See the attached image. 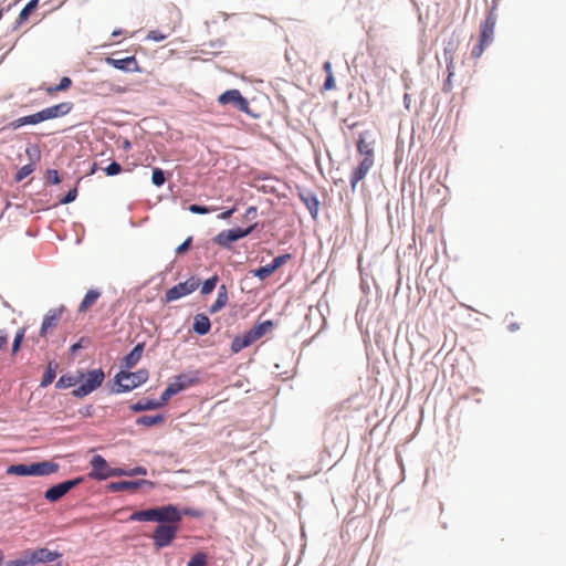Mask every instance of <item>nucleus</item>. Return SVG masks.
Listing matches in <instances>:
<instances>
[{"mask_svg": "<svg viewBox=\"0 0 566 566\" xmlns=\"http://www.w3.org/2000/svg\"><path fill=\"white\" fill-rule=\"evenodd\" d=\"M82 378H83V374H80L78 376L63 375L59 378L55 386L59 389L70 388L72 386H75Z\"/></svg>", "mask_w": 566, "mask_h": 566, "instance_id": "nucleus-27", "label": "nucleus"}, {"mask_svg": "<svg viewBox=\"0 0 566 566\" xmlns=\"http://www.w3.org/2000/svg\"><path fill=\"white\" fill-rule=\"evenodd\" d=\"M164 421L163 415L143 416L137 418L136 423L145 427H153Z\"/></svg>", "mask_w": 566, "mask_h": 566, "instance_id": "nucleus-30", "label": "nucleus"}, {"mask_svg": "<svg viewBox=\"0 0 566 566\" xmlns=\"http://www.w3.org/2000/svg\"><path fill=\"white\" fill-rule=\"evenodd\" d=\"M301 199L305 203L311 216L313 218H316L317 213H318V207H319V202H318V199L316 198V196H314L312 193L301 195Z\"/></svg>", "mask_w": 566, "mask_h": 566, "instance_id": "nucleus-26", "label": "nucleus"}, {"mask_svg": "<svg viewBox=\"0 0 566 566\" xmlns=\"http://www.w3.org/2000/svg\"><path fill=\"white\" fill-rule=\"evenodd\" d=\"M23 337H24V329H20L15 336H14V339H13V344H12V353H17L20 348V345L23 340Z\"/></svg>", "mask_w": 566, "mask_h": 566, "instance_id": "nucleus-45", "label": "nucleus"}, {"mask_svg": "<svg viewBox=\"0 0 566 566\" xmlns=\"http://www.w3.org/2000/svg\"><path fill=\"white\" fill-rule=\"evenodd\" d=\"M373 136L370 134H366L360 136V138L357 142V148L358 151L364 155L365 157H371L373 158Z\"/></svg>", "mask_w": 566, "mask_h": 566, "instance_id": "nucleus-24", "label": "nucleus"}, {"mask_svg": "<svg viewBox=\"0 0 566 566\" xmlns=\"http://www.w3.org/2000/svg\"><path fill=\"white\" fill-rule=\"evenodd\" d=\"M143 485L151 486L153 483L147 480H137V481H118L112 482L108 484V489L113 492L123 491V490H135Z\"/></svg>", "mask_w": 566, "mask_h": 566, "instance_id": "nucleus-17", "label": "nucleus"}, {"mask_svg": "<svg viewBox=\"0 0 566 566\" xmlns=\"http://www.w3.org/2000/svg\"><path fill=\"white\" fill-rule=\"evenodd\" d=\"M228 301V294L224 285L220 286L218 297L214 301V303L210 306V313H217L219 312L227 303Z\"/></svg>", "mask_w": 566, "mask_h": 566, "instance_id": "nucleus-29", "label": "nucleus"}, {"mask_svg": "<svg viewBox=\"0 0 566 566\" xmlns=\"http://www.w3.org/2000/svg\"><path fill=\"white\" fill-rule=\"evenodd\" d=\"M71 84H72L71 78L67 76H64L60 80V83L56 86L46 88V92L49 94H52L57 91H64V90H67L71 86Z\"/></svg>", "mask_w": 566, "mask_h": 566, "instance_id": "nucleus-36", "label": "nucleus"}, {"mask_svg": "<svg viewBox=\"0 0 566 566\" xmlns=\"http://www.w3.org/2000/svg\"><path fill=\"white\" fill-rule=\"evenodd\" d=\"M104 171L107 176H116L122 171V167L118 163L113 161L104 169Z\"/></svg>", "mask_w": 566, "mask_h": 566, "instance_id": "nucleus-44", "label": "nucleus"}, {"mask_svg": "<svg viewBox=\"0 0 566 566\" xmlns=\"http://www.w3.org/2000/svg\"><path fill=\"white\" fill-rule=\"evenodd\" d=\"M166 178H165V174L164 171L160 169V168H155L153 170V175H151V182L159 187L161 185H164Z\"/></svg>", "mask_w": 566, "mask_h": 566, "instance_id": "nucleus-41", "label": "nucleus"}, {"mask_svg": "<svg viewBox=\"0 0 566 566\" xmlns=\"http://www.w3.org/2000/svg\"><path fill=\"white\" fill-rule=\"evenodd\" d=\"M48 181L57 185L60 182V177L56 170H48Z\"/></svg>", "mask_w": 566, "mask_h": 566, "instance_id": "nucleus-51", "label": "nucleus"}, {"mask_svg": "<svg viewBox=\"0 0 566 566\" xmlns=\"http://www.w3.org/2000/svg\"><path fill=\"white\" fill-rule=\"evenodd\" d=\"M210 321L208 318L207 315L205 314H197L193 318V325H192V329L198 334V335H206L209 333L210 331Z\"/></svg>", "mask_w": 566, "mask_h": 566, "instance_id": "nucleus-22", "label": "nucleus"}, {"mask_svg": "<svg viewBox=\"0 0 566 566\" xmlns=\"http://www.w3.org/2000/svg\"><path fill=\"white\" fill-rule=\"evenodd\" d=\"M163 407V403L160 402V399H142L130 406V409L134 412H142V411H148V410H155Z\"/></svg>", "mask_w": 566, "mask_h": 566, "instance_id": "nucleus-20", "label": "nucleus"}, {"mask_svg": "<svg viewBox=\"0 0 566 566\" xmlns=\"http://www.w3.org/2000/svg\"><path fill=\"white\" fill-rule=\"evenodd\" d=\"M77 197V190L76 188L71 189L61 200L60 202L62 205H69L73 202Z\"/></svg>", "mask_w": 566, "mask_h": 566, "instance_id": "nucleus-47", "label": "nucleus"}, {"mask_svg": "<svg viewBox=\"0 0 566 566\" xmlns=\"http://www.w3.org/2000/svg\"><path fill=\"white\" fill-rule=\"evenodd\" d=\"M214 210H216V208H208L206 206H200V205H191L189 207V211L192 213H196V214H205V213H209Z\"/></svg>", "mask_w": 566, "mask_h": 566, "instance_id": "nucleus-43", "label": "nucleus"}, {"mask_svg": "<svg viewBox=\"0 0 566 566\" xmlns=\"http://www.w3.org/2000/svg\"><path fill=\"white\" fill-rule=\"evenodd\" d=\"M94 172H95V166H94V167H92V171H91V174H94Z\"/></svg>", "mask_w": 566, "mask_h": 566, "instance_id": "nucleus-64", "label": "nucleus"}, {"mask_svg": "<svg viewBox=\"0 0 566 566\" xmlns=\"http://www.w3.org/2000/svg\"><path fill=\"white\" fill-rule=\"evenodd\" d=\"M373 164H374V160L371 157H368V156L364 157V159L360 161L359 166L354 171V174L350 178V184H352L353 188H355L356 185L366 176V174L371 168Z\"/></svg>", "mask_w": 566, "mask_h": 566, "instance_id": "nucleus-18", "label": "nucleus"}, {"mask_svg": "<svg viewBox=\"0 0 566 566\" xmlns=\"http://www.w3.org/2000/svg\"><path fill=\"white\" fill-rule=\"evenodd\" d=\"M289 259H290V254L279 255V256L274 258V260L271 262V265H272V268H274V270H276L281 265H283Z\"/></svg>", "mask_w": 566, "mask_h": 566, "instance_id": "nucleus-49", "label": "nucleus"}, {"mask_svg": "<svg viewBox=\"0 0 566 566\" xmlns=\"http://www.w3.org/2000/svg\"><path fill=\"white\" fill-rule=\"evenodd\" d=\"M105 61L108 65L120 71L134 72L138 70L137 61L134 56H127L124 59L106 57Z\"/></svg>", "mask_w": 566, "mask_h": 566, "instance_id": "nucleus-12", "label": "nucleus"}, {"mask_svg": "<svg viewBox=\"0 0 566 566\" xmlns=\"http://www.w3.org/2000/svg\"><path fill=\"white\" fill-rule=\"evenodd\" d=\"M274 268H272L271 263L266 264L264 266H261L259 269L253 270V275L259 277L260 280H264L269 275H271L274 272Z\"/></svg>", "mask_w": 566, "mask_h": 566, "instance_id": "nucleus-35", "label": "nucleus"}, {"mask_svg": "<svg viewBox=\"0 0 566 566\" xmlns=\"http://www.w3.org/2000/svg\"><path fill=\"white\" fill-rule=\"evenodd\" d=\"M33 170H34V167L31 164L22 166L15 174V178H14L15 181H18V182L22 181L24 178H27L29 175H31L33 172Z\"/></svg>", "mask_w": 566, "mask_h": 566, "instance_id": "nucleus-39", "label": "nucleus"}, {"mask_svg": "<svg viewBox=\"0 0 566 566\" xmlns=\"http://www.w3.org/2000/svg\"><path fill=\"white\" fill-rule=\"evenodd\" d=\"M38 1L39 0H30L25 6L24 8L21 10L20 14H19V20L20 21H23L25 20L29 14L36 8L38 6Z\"/></svg>", "mask_w": 566, "mask_h": 566, "instance_id": "nucleus-38", "label": "nucleus"}, {"mask_svg": "<svg viewBox=\"0 0 566 566\" xmlns=\"http://www.w3.org/2000/svg\"><path fill=\"white\" fill-rule=\"evenodd\" d=\"M64 311V306H60L57 308L50 310L42 322L40 334L44 335L46 331L53 326L56 325L57 321L60 319L62 313Z\"/></svg>", "mask_w": 566, "mask_h": 566, "instance_id": "nucleus-16", "label": "nucleus"}, {"mask_svg": "<svg viewBox=\"0 0 566 566\" xmlns=\"http://www.w3.org/2000/svg\"><path fill=\"white\" fill-rule=\"evenodd\" d=\"M323 69L326 72L327 75L333 74L331 62H328V61L325 62L324 65H323Z\"/></svg>", "mask_w": 566, "mask_h": 566, "instance_id": "nucleus-53", "label": "nucleus"}, {"mask_svg": "<svg viewBox=\"0 0 566 566\" xmlns=\"http://www.w3.org/2000/svg\"><path fill=\"white\" fill-rule=\"evenodd\" d=\"M253 229H254V226H251L247 229L234 228V229L224 230V231H221L219 234H217L214 237L213 241L217 244L227 248L230 245V243L249 235Z\"/></svg>", "mask_w": 566, "mask_h": 566, "instance_id": "nucleus-7", "label": "nucleus"}, {"mask_svg": "<svg viewBox=\"0 0 566 566\" xmlns=\"http://www.w3.org/2000/svg\"><path fill=\"white\" fill-rule=\"evenodd\" d=\"M82 347L81 342L73 344L70 348L71 353H76Z\"/></svg>", "mask_w": 566, "mask_h": 566, "instance_id": "nucleus-57", "label": "nucleus"}, {"mask_svg": "<svg viewBox=\"0 0 566 566\" xmlns=\"http://www.w3.org/2000/svg\"><path fill=\"white\" fill-rule=\"evenodd\" d=\"M233 212H234V209H229V210H227V211L222 212V213L219 216V218H220V219H228V218H229Z\"/></svg>", "mask_w": 566, "mask_h": 566, "instance_id": "nucleus-56", "label": "nucleus"}, {"mask_svg": "<svg viewBox=\"0 0 566 566\" xmlns=\"http://www.w3.org/2000/svg\"><path fill=\"white\" fill-rule=\"evenodd\" d=\"M148 379V371L146 369H139L137 371H124L120 370L115 376L116 389L114 392H126L140 386Z\"/></svg>", "mask_w": 566, "mask_h": 566, "instance_id": "nucleus-3", "label": "nucleus"}, {"mask_svg": "<svg viewBox=\"0 0 566 566\" xmlns=\"http://www.w3.org/2000/svg\"><path fill=\"white\" fill-rule=\"evenodd\" d=\"M167 38L166 34L161 33L160 31H157V30H151L148 32L147 34V40H151V41H155V42H161L164 41L165 39Z\"/></svg>", "mask_w": 566, "mask_h": 566, "instance_id": "nucleus-46", "label": "nucleus"}, {"mask_svg": "<svg viewBox=\"0 0 566 566\" xmlns=\"http://www.w3.org/2000/svg\"><path fill=\"white\" fill-rule=\"evenodd\" d=\"M221 105L232 104L238 111L249 113V103L239 90H228L218 97Z\"/></svg>", "mask_w": 566, "mask_h": 566, "instance_id": "nucleus-8", "label": "nucleus"}, {"mask_svg": "<svg viewBox=\"0 0 566 566\" xmlns=\"http://www.w3.org/2000/svg\"><path fill=\"white\" fill-rule=\"evenodd\" d=\"M490 43L485 42V41H482V40H479V42L473 46L472 51H471V55L473 59H479L485 48L489 45Z\"/></svg>", "mask_w": 566, "mask_h": 566, "instance_id": "nucleus-42", "label": "nucleus"}, {"mask_svg": "<svg viewBox=\"0 0 566 566\" xmlns=\"http://www.w3.org/2000/svg\"><path fill=\"white\" fill-rule=\"evenodd\" d=\"M72 109V104L64 102L42 109L44 119H53L69 114Z\"/></svg>", "mask_w": 566, "mask_h": 566, "instance_id": "nucleus-15", "label": "nucleus"}, {"mask_svg": "<svg viewBox=\"0 0 566 566\" xmlns=\"http://www.w3.org/2000/svg\"><path fill=\"white\" fill-rule=\"evenodd\" d=\"M217 282H218L217 276L207 279L201 285V291H200L201 294L207 295V294L211 293L214 290Z\"/></svg>", "mask_w": 566, "mask_h": 566, "instance_id": "nucleus-37", "label": "nucleus"}, {"mask_svg": "<svg viewBox=\"0 0 566 566\" xmlns=\"http://www.w3.org/2000/svg\"><path fill=\"white\" fill-rule=\"evenodd\" d=\"M178 531V524L165 523L159 524L153 534L154 544L157 548L168 546L175 538Z\"/></svg>", "mask_w": 566, "mask_h": 566, "instance_id": "nucleus-5", "label": "nucleus"}, {"mask_svg": "<svg viewBox=\"0 0 566 566\" xmlns=\"http://www.w3.org/2000/svg\"><path fill=\"white\" fill-rule=\"evenodd\" d=\"M447 71H448V77L444 81L443 87H442V91L444 93H449L453 88V84H452V77L454 75V63L453 62L449 61L447 63Z\"/></svg>", "mask_w": 566, "mask_h": 566, "instance_id": "nucleus-33", "label": "nucleus"}, {"mask_svg": "<svg viewBox=\"0 0 566 566\" xmlns=\"http://www.w3.org/2000/svg\"><path fill=\"white\" fill-rule=\"evenodd\" d=\"M28 553H29L30 560H31L32 565H35L39 563L53 562L57 557H60V554L57 552H53L48 548H39V549L31 551Z\"/></svg>", "mask_w": 566, "mask_h": 566, "instance_id": "nucleus-13", "label": "nucleus"}, {"mask_svg": "<svg viewBox=\"0 0 566 566\" xmlns=\"http://www.w3.org/2000/svg\"><path fill=\"white\" fill-rule=\"evenodd\" d=\"M323 87L326 91L333 90L335 87V80L333 74L326 76Z\"/></svg>", "mask_w": 566, "mask_h": 566, "instance_id": "nucleus-52", "label": "nucleus"}, {"mask_svg": "<svg viewBox=\"0 0 566 566\" xmlns=\"http://www.w3.org/2000/svg\"><path fill=\"white\" fill-rule=\"evenodd\" d=\"M256 214V209L254 207H250L248 210H247V213H245V217L247 218H252Z\"/></svg>", "mask_w": 566, "mask_h": 566, "instance_id": "nucleus-54", "label": "nucleus"}, {"mask_svg": "<svg viewBox=\"0 0 566 566\" xmlns=\"http://www.w3.org/2000/svg\"><path fill=\"white\" fill-rule=\"evenodd\" d=\"M271 327H272V322L265 321L259 325H255L249 332H250L251 336L254 338V340H256L260 337H262Z\"/></svg>", "mask_w": 566, "mask_h": 566, "instance_id": "nucleus-31", "label": "nucleus"}, {"mask_svg": "<svg viewBox=\"0 0 566 566\" xmlns=\"http://www.w3.org/2000/svg\"><path fill=\"white\" fill-rule=\"evenodd\" d=\"M192 238H187L180 245L176 248V253L180 254L186 252L191 245Z\"/></svg>", "mask_w": 566, "mask_h": 566, "instance_id": "nucleus-50", "label": "nucleus"}, {"mask_svg": "<svg viewBox=\"0 0 566 566\" xmlns=\"http://www.w3.org/2000/svg\"><path fill=\"white\" fill-rule=\"evenodd\" d=\"M129 520L132 521H154L160 524H178L181 521V512L177 506L169 504L160 507L148 509L134 512Z\"/></svg>", "mask_w": 566, "mask_h": 566, "instance_id": "nucleus-1", "label": "nucleus"}, {"mask_svg": "<svg viewBox=\"0 0 566 566\" xmlns=\"http://www.w3.org/2000/svg\"><path fill=\"white\" fill-rule=\"evenodd\" d=\"M459 40L454 34L443 42V53L447 63L449 61L454 63V53L457 52Z\"/></svg>", "mask_w": 566, "mask_h": 566, "instance_id": "nucleus-21", "label": "nucleus"}, {"mask_svg": "<svg viewBox=\"0 0 566 566\" xmlns=\"http://www.w3.org/2000/svg\"><path fill=\"white\" fill-rule=\"evenodd\" d=\"M55 378V368L53 367V364L50 363L46 371L44 373L42 380H41V387H48L52 384V381Z\"/></svg>", "mask_w": 566, "mask_h": 566, "instance_id": "nucleus-34", "label": "nucleus"}, {"mask_svg": "<svg viewBox=\"0 0 566 566\" xmlns=\"http://www.w3.org/2000/svg\"><path fill=\"white\" fill-rule=\"evenodd\" d=\"M81 481V478H76L73 480H67L59 484H55L45 491L44 497L48 501L56 502L61 497H63L70 490L76 486Z\"/></svg>", "mask_w": 566, "mask_h": 566, "instance_id": "nucleus-9", "label": "nucleus"}, {"mask_svg": "<svg viewBox=\"0 0 566 566\" xmlns=\"http://www.w3.org/2000/svg\"><path fill=\"white\" fill-rule=\"evenodd\" d=\"M114 476H136V475H146L147 470L144 467H135L129 470L115 468L112 471Z\"/></svg>", "mask_w": 566, "mask_h": 566, "instance_id": "nucleus-28", "label": "nucleus"}, {"mask_svg": "<svg viewBox=\"0 0 566 566\" xmlns=\"http://www.w3.org/2000/svg\"><path fill=\"white\" fill-rule=\"evenodd\" d=\"M31 560H30V556H29V553L25 552L23 556L17 558V559H13V560H9L7 563V566H31Z\"/></svg>", "mask_w": 566, "mask_h": 566, "instance_id": "nucleus-40", "label": "nucleus"}, {"mask_svg": "<svg viewBox=\"0 0 566 566\" xmlns=\"http://www.w3.org/2000/svg\"><path fill=\"white\" fill-rule=\"evenodd\" d=\"M509 329L510 331H515V329H517V325L512 323V324L509 325Z\"/></svg>", "mask_w": 566, "mask_h": 566, "instance_id": "nucleus-60", "label": "nucleus"}, {"mask_svg": "<svg viewBox=\"0 0 566 566\" xmlns=\"http://www.w3.org/2000/svg\"><path fill=\"white\" fill-rule=\"evenodd\" d=\"M7 344V336L0 335V347L4 346Z\"/></svg>", "mask_w": 566, "mask_h": 566, "instance_id": "nucleus-58", "label": "nucleus"}, {"mask_svg": "<svg viewBox=\"0 0 566 566\" xmlns=\"http://www.w3.org/2000/svg\"><path fill=\"white\" fill-rule=\"evenodd\" d=\"M182 514H186V515H197V513H195V512H193L192 510H190V509H186V510H184V512L181 513V515H182Z\"/></svg>", "mask_w": 566, "mask_h": 566, "instance_id": "nucleus-59", "label": "nucleus"}, {"mask_svg": "<svg viewBox=\"0 0 566 566\" xmlns=\"http://www.w3.org/2000/svg\"><path fill=\"white\" fill-rule=\"evenodd\" d=\"M496 17L490 12L480 28V40L491 43L493 40Z\"/></svg>", "mask_w": 566, "mask_h": 566, "instance_id": "nucleus-14", "label": "nucleus"}, {"mask_svg": "<svg viewBox=\"0 0 566 566\" xmlns=\"http://www.w3.org/2000/svg\"><path fill=\"white\" fill-rule=\"evenodd\" d=\"M59 465L52 461L34 462L30 464H12L8 467L7 474L20 476H45L56 472Z\"/></svg>", "mask_w": 566, "mask_h": 566, "instance_id": "nucleus-2", "label": "nucleus"}, {"mask_svg": "<svg viewBox=\"0 0 566 566\" xmlns=\"http://www.w3.org/2000/svg\"><path fill=\"white\" fill-rule=\"evenodd\" d=\"M83 384L73 390L76 398H83L97 389L103 384L105 375L102 369H92L85 376L83 375Z\"/></svg>", "mask_w": 566, "mask_h": 566, "instance_id": "nucleus-4", "label": "nucleus"}, {"mask_svg": "<svg viewBox=\"0 0 566 566\" xmlns=\"http://www.w3.org/2000/svg\"><path fill=\"white\" fill-rule=\"evenodd\" d=\"M98 297H99V292L98 291L90 290L85 294L82 303L80 304V311L81 312L86 311Z\"/></svg>", "mask_w": 566, "mask_h": 566, "instance_id": "nucleus-32", "label": "nucleus"}, {"mask_svg": "<svg viewBox=\"0 0 566 566\" xmlns=\"http://www.w3.org/2000/svg\"><path fill=\"white\" fill-rule=\"evenodd\" d=\"M120 33H122V31H120V30H114V31L112 32V36H117V35H119Z\"/></svg>", "mask_w": 566, "mask_h": 566, "instance_id": "nucleus-61", "label": "nucleus"}, {"mask_svg": "<svg viewBox=\"0 0 566 566\" xmlns=\"http://www.w3.org/2000/svg\"><path fill=\"white\" fill-rule=\"evenodd\" d=\"M123 146L125 149H128L130 147V143L128 140H125Z\"/></svg>", "mask_w": 566, "mask_h": 566, "instance_id": "nucleus-62", "label": "nucleus"}, {"mask_svg": "<svg viewBox=\"0 0 566 566\" xmlns=\"http://www.w3.org/2000/svg\"><path fill=\"white\" fill-rule=\"evenodd\" d=\"M380 467H381V462L379 461L376 465V471H379L380 470Z\"/></svg>", "mask_w": 566, "mask_h": 566, "instance_id": "nucleus-63", "label": "nucleus"}, {"mask_svg": "<svg viewBox=\"0 0 566 566\" xmlns=\"http://www.w3.org/2000/svg\"><path fill=\"white\" fill-rule=\"evenodd\" d=\"M80 413L87 417L92 415V406H87L84 409L80 410Z\"/></svg>", "mask_w": 566, "mask_h": 566, "instance_id": "nucleus-55", "label": "nucleus"}, {"mask_svg": "<svg viewBox=\"0 0 566 566\" xmlns=\"http://www.w3.org/2000/svg\"><path fill=\"white\" fill-rule=\"evenodd\" d=\"M254 342V338L251 336L250 332H248L243 336H238L232 340L231 349L233 353H239Z\"/></svg>", "mask_w": 566, "mask_h": 566, "instance_id": "nucleus-25", "label": "nucleus"}, {"mask_svg": "<svg viewBox=\"0 0 566 566\" xmlns=\"http://www.w3.org/2000/svg\"><path fill=\"white\" fill-rule=\"evenodd\" d=\"M187 566H206V558L202 554L195 555L187 564Z\"/></svg>", "mask_w": 566, "mask_h": 566, "instance_id": "nucleus-48", "label": "nucleus"}, {"mask_svg": "<svg viewBox=\"0 0 566 566\" xmlns=\"http://www.w3.org/2000/svg\"><path fill=\"white\" fill-rule=\"evenodd\" d=\"M44 120L45 119H44V116H43V112L40 111L38 113H34V114H31V115L18 118L12 125L15 128H18V127H21V126H24V125H36V124L42 123Z\"/></svg>", "mask_w": 566, "mask_h": 566, "instance_id": "nucleus-23", "label": "nucleus"}, {"mask_svg": "<svg viewBox=\"0 0 566 566\" xmlns=\"http://www.w3.org/2000/svg\"><path fill=\"white\" fill-rule=\"evenodd\" d=\"M144 352V343H138L135 347L122 359V366L130 369L140 360Z\"/></svg>", "mask_w": 566, "mask_h": 566, "instance_id": "nucleus-19", "label": "nucleus"}, {"mask_svg": "<svg viewBox=\"0 0 566 566\" xmlns=\"http://www.w3.org/2000/svg\"><path fill=\"white\" fill-rule=\"evenodd\" d=\"M199 286V281L195 277H191L185 282H181L169 290H167L165 294L166 302H174L184 296L191 294Z\"/></svg>", "mask_w": 566, "mask_h": 566, "instance_id": "nucleus-6", "label": "nucleus"}, {"mask_svg": "<svg viewBox=\"0 0 566 566\" xmlns=\"http://www.w3.org/2000/svg\"><path fill=\"white\" fill-rule=\"evenodd\" d=\"M91 467L92 471L90 473V476L94 479L105 480L109 476H114L112 473L114 469L109 468L106 460L99 454H96L92 458Z\"/></svg>", "mask_w": 566, "mask_h": 566, "instance_id": "nucleus-11", "label": "nucleus"}, {"mask_svg": "<svg viewBox=\"0 0 566 566\" xmlns=\"http://www.w3.org/2000/svg\"><path fill=\"white\" fill-rule=\"evenodd\" d=\"M191 382L190 378L186 375H179L166 387L160 396V402L163 406L175 395L187 388Z\"/></svg>", "mask_w": 566, "mask_h": 566, "instance_id": "nucleus-10", "label": "nucleus"}]
</instances>
